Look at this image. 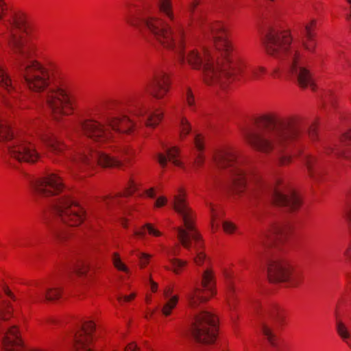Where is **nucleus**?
<instances>
[{"mask_svg": "<svg viewBox=\"0 0 351 351\" xmlns=\"http://www.w3.org/2000/svg\"><path fill=\"white\" fill-rule=\"evenodd\" d=\"M169 87L167 74L163 71H157L147 85V90L154 97L160 99L168 92Z\"/></svg>", "mask_w": 351, "mask_h": 351, "instance_id": "obj_15", "label": "nucleus"}, {"mask_svg": "<svg viewBox=\"0 0 351 351\" xmlns=\"http://www.w3.org/2000/svg\"><path fill=\"white\" fill-rule=\"evenodd\" d=\"M173 255H176V254H177V253H176L175 251H173Z\"/></svg>", "mask_w": 351, "mask_h": 351, "instance_id": "obj_55", "label": "nucleus"}, {"mask_svg": "<svg viewBox=\"0 0 351 351\" xmlns=\"http://www.w3.org/2000/svg\"><path fill=\"white\" fill-rule=\"evenodd\" d=\"M215 283L213 271L206 269L202 274V288H194L186 294L191 334L200 344H211L217 337V318L202 307V304L215 294Z\"/></svg>", "mask_w": 351, "mask_h": 351, "instance_id": "obj_6", "label": "nucleus"}, {"mask_svg": "<svg viewBox=\"0 0 351 351\" xmlns=\"http://www.w3.org/2000/svg\"><path fill=\"white\" fill-rule=\"evenodd\" d=\"M191 131V126L188 120L182 117L180 121V138L183 139Z\"/></svg>", "mask_w": 351, "mask_h": 351, "instance_id": "obj_27", "label": "nucleus"}, {"mask_svg": "<svg viewBox=\"0 0 351 351\" xmlns=\"http://www.w3.org/2000/svg\"><path fill=\"white\" fill-rule=\"evenodd\" d=\"M3 102L6 104V105H10L9 102L7 101V99L5 98V96L3 95Z\"/></svg>", "mask_w": 351, "mask_h": 351, "instance_id": "obj_54", "label": "nucleus"}, {"mask_svg": "<svg viewBox=\"0 0 351 351\" xmlns=\"http://www.w3.org/2000/svg\"><path fill=\"white\" fill-rule=\"evenodd\" d=\"M6 294L13 300H16V297L10 291H7Z\"/></svg>", "mask_w": 351, "mask_h": 351, "instance_id": "obj_52", "label": "nucleus"}, {"mask_svg": "<svg viewBox=\"0 0 351 351\" xmlns=\"http://www.w3.org/2000/svg\"><path fill=\"white\" fill-rule=\"evenodd\" d=\"M266 72L265 67L258 65L250 66L249 76L252 80H258L261 79L262 75Z\"/></svg>", "mask_w": 351, "mask_h": 351, "instance_id": "obj_26", "label": "nucleus"}, {"mask_svg": "<svg viewBox=\"0 0 351 351\" xmlns=\"http://www.w3.org/2000/svg\"><path fill=\"white\" fill-rule=\"evenodd\" d=\"M50 228L54 237L60 240L63 239L67 236V234L62 230H59L55 227H51Z\"/></svg>", "mask_w": 351, "mask_h": 351, "instance_id": "obj_34", "label": "nucleus"}, {"mask_svg": "<svg viewBox=\"0 0 351 351\" xmlns=\"http://www.w3.org/2000/svg\"><path fill=\"white\" fill-rule=\"evenodd\" d=\"M135 297V294L134 293H132L131 295H125L124 297H119L118 298V300L121 302L122 301H124V302H128L131 300H132L133 298H134Z\"/></svg>", "mask_w": 351, "mask_h": 351, "instance_id": "obj_42", "label": "nucleus"}, {"mask_svg": "<svg viewBox=\"0 0 351 351\" xmlns=\"http://www.w3.org/2000/svg\"><path fill=\"white\" fill-rule=\"evenodd\" d=\"M157 8V16H135L128 19V23L143 34L152 36L163 47L177 53L180 62L186 60L193 69H202L204 80L208 84H220L222 86L226 79L242 71V68L237 63H230L234 48L223 24L220 22L204 23V19H201L202 31L212 39L216 50L228 63V68L224 66L221 69L215 64V58L207 49L199 51L190 49L184 51V30L173 12L171 0H158Z\"/></svg>", "mask_w": 351, "mask_h": 351, "instance_id": "obj_1", "label": "nucleus"}, {"mask_svg": "<svg viewBox=\"0 0 351 351\" xmlns=\"http://www.w3.org/2000/svg\"><path fill=\"white\" fill-rule=\"evenodd\" d=\"M130 116L113 114L110 106L101 110L97 119H89L79 121L82 133L95 142L106 143L114 139L118 133H131L136 128L134 119L147 127H155L161 121L162 114L148 112L141 100V93L136 94L131 101Z\"/></svg>", "mask_w": 351, "mask_h": 351, "instance_id": "obj_4", "label": "nucleus"}, {"mask_svg": "<svg viewBox=\"0 0 351 351\" xmlns=\"http://www.w3.org/2000/svg\"><path fill=\"white\" fill-rule=\"evenodd\" d=\"M125 351H139V348L134 343L129 344Z\"/></svg>", "mask_w": 351, "mask_h": 351, "instance_id": "obj_44", "label": "nucleus"}, {"mask_svg": "<svg viewBox=\"0 0 351 351\" xmlns=\"http://www.w3.org/2000/svg\"><path fill=\"white\" fill-rule=\"evenodd\" d=\"M135 297V294L134 293H132L131 295H125L124 297H119L118 298V300L121 302L122 301H124V302H128L131 300H132L133 298H134Z\"/></svg>", "mask_w": 351, "mask_h": 351, "instance_id": "obj_43", "label": "nucleus"}, {"mask_svg": "<svg viewBox=\"0 0 351 351\" xmlns=\"http://www.w3.org/2000/svg\"><path fill=\"white\" fill-rule=\"evenodd\" d=\"M145 229L147 230L149 234L154 236H160L161 234L159 231L155 230L149 223L146 224L145 227H143L141 230L135 231L134 234L138 237H143L145 233Z\"/></svg>", "mask_w": 351, "mask_h": 351, "instance_id": "obj_28", "label": "nucleus"}, {"mask_svg": "<svg viewBox=\"0 0 351 351\" xmlns=\"http://www.w3.org/2000/svg\"><path fill=\"white\" fill-rule=\"evenodd\" d=\"M167 202V199L165 197H158L156 202H155V206L156 207H161L166 204Z\"/></svg>", "mask_w": 351, "mask_h": 351, "instance_id": "obj_38", "label": "nucleus"}, {"mask_svg": "<svg viewBox=\"0 0 351 351\" xmlns=\"http://www.w3.org/2000/svg\"><path fill=\"white\" fill-rule=\"evenodd\" d=\"M95 325L91 321L86 322L78 330L72 335L75 351H93L89 343Z\"/></svg>", "mask_w": 351, "mask_h": 351, "instance_id": "obj_14", "label": "nucleus"}, {"mask_svg": "<svg viewBox=\"0 0 351 351\" xmlns=\"http://www.w3.org/2000/svg\"><path fill=\"white\" fill-rule=\"evenodd\" d=\"M291 41L288 32L271 29L266 35L264 45L269 55L285 61L288 72L301 87L313 86L311 75L299 62L300 53L291 47Z\"/></svg>", "mask_w": 351, "mask_h": 351, "instance_id": "obj_8", "label": "nucleus"}, {"mask_svg": "<svg viewBox=\"0 0 351 351\" xmlns=\"http://www.w3.org/2000/svg\"><path fill=\"white\" fill-rule=\"evenodd\" d=\"M336 330L339 336L351 349V333L347 326L341 320L336 322Z\"/></svg>", "mask_w": 351, "mask_h": 351, "instance_id": "obj_24", "label": "nucleus"}, {"mask_svg": "<svg viewBox=\"0 0 351 351\" xmlns=\"http://www.w3.org/2000/svg\"><path fill=\"white\" fill-rule=\"evenodd\" d=\"M289 232V228L285 225L275 224L265 232L261 237L260 242L263 245L269 246L277 240L282 241Z\"/></svg>", "mask_w": 351, "mask_h": 351, "instance_id": "obj_18", "label": "nucleus"}, {"mask_svg": "<svg viewBox=\"0 0 351 351\" xmlns=\"http://www.w3.org/2000/svg\"><path fill=\"white\" fill-rule=\"evenodd\" d=\"M203 158H202V156L200 154L198 155L197 158L195 161L196 164L197 165H200L203 162Z\"/></svg>", "mask_w": 351, "mask_h": 351, "instance_id": "obj_51", "label": "nucleus"}, {"mask_svg": "<svg viewBox=\"0 0 351 351\" xmlns=\"http://www.w3.org/2000/svg\"><path fill=\"white\" fill-rule=\"evenodd\" d=\"M172 292L173 289L171 288H167L164 291V295L168 300L161 308V312L166 317L171 315L172 309L176 306L178 302L177 295L171 296Z\"/></svg>", "mask_w": 351, "mask_h": 351, "instance_id": "obj_23", "label": "nucleus"}, {"mask_svg": "<svg viewBox=\"0 0 351 351\" xmlns=\"http://www.w3.org/2000/svg\"><path fill=\"white\" fill-rule=\"evenodd\" d=\"M345 217L350 221H351V206H349L345 210Z\"/></svg>", "mask_w": 351, "mask_h": 351, "instance_id": "obj_45", "label": "nucleus"}, {"mask_svg": "<svg viewBox=\"0 0 351 351\" xmlns=\"http://www.w3.org/2000/svg\"><path fill=\"white\" fill-rule=\"evenodd\" d=\"M111 149L112 153L93 152L89 149L86 151L79 150L75 155L70 156V160L77 167H92L98 164L104 167H112L120 166L130 154V151L125 147L113 146Z\"/></svg>", "mask_w": 351, "mask_h": 351, "instance_id": "obj_11", "label": "nucleus"}, {"mask_svg": "<svg viewBox=\"0 0 351 351\" xmlns=\"http://www.w3.org/2000/svg\"><path fill=\"white\" fill-rule=\"evenodd\" d=\"M154 314V311L150 313V317Z\"/></svg>", "mask_w": 351, "mask_h": 351, "instance_id": "obj_56", "label": "nucleus"}, {"mask_svg": "<svg viewBox=\"0 0 351 351\" xmlns=\"http://www.w3.org/2000/svg\"><path fill=\"white\" fill-rule=\"evenodd\" d=\"M0 144L5 152L19 162L34 163L40 158L35 145L27 137L16 133L7 122L1 119Z\"/></svg>", "mask_w": 351, "mask_h": 351, "instance_id": "obj_10", "label": "nucleus"}, {"mask_svg": "<svg viewBox=\"0 0 351 351\" xmlns=\"http://www.w3.org/2000/svg\"><path fill=\"white\" fill-rule=\"evenodd\" d=\"M291 157L288 154L280 155L279 162L281 165H287L291 162Z\"/></svg>", "mask_w": 351, "mask_h": 351, "instance_id": "obj_37", "label": "nucleus"}, {"mask_svg": "<svg viewBox=\"0 0 351 351\" xmlns=\"http://www.w3.org/2000/svg\"><path fill=\"white\" fill-rule=\"evenodd\" d=\"M178 149L176 147L166 148L165 154H158L157 160L162 167H165L167 161L171 162L176 166L180 167L181 162L177 158L178 156Z\"/></svg>", "mask_w": 351, "mask_h": 351, "instance_id": "obj_22", "label": "nucleus"}, {"mask_svg": "<svg viewBox=\"0 0 351 351\" xmlns=\"http://www.w3.org/2000/svg\"><path fill=\"white\" fill-rule=\"evenodd\" d=\"M149 282L151 284V289L153 292H155L157 291L158 289V285L154 282L151 278H149Z\"/></svg>", "mask_w": 351, "mask_h": 351, "instance_id": "obj_47", "label": "nucleus"}, {"mask_svg": "<svg viewBox=\"0 0 351 351\" xmlns=\"http://www.w3.org/2000/svg\"><path fill=\"white\" fill-rule=\"evenodd\" d=\"M186 101L189 106L192 107L194 104V99L191 90H187L186 93Z\"/></svg>", "mask_w": 351, "mask_h": 351, "instance_id": "obj_39", "label": "nucleus"}, {"mask_svg": "<svg viewBox=\"0 0 351 351\" xmlns=\"http://www.w3.org/2000/svg\"><path fill=\"white\" fill-rule=\"evenodd\" d=\"M234 287L232 283H229L227 288L226 298L230 308H233L234 305Z\"/></svg>", "mask_w": 351, "mask_h": 351, "instance_id": "obj_29", "label": "nucleus"}, {"mask_svg": "<svg viewBox=\"0 0 351 351\" xmlns=\"http://www.w3.org/2000/svg\"><path fill=\"white\" fill-rule=\"evenodd\" d=\"M6 27L5 39L13 53L15 67L26 85L34 91L42 93L41 99L55 119L71 114L76 104L75 96L64 84L54 85L46 89L49 79L47 69L32 59L33 47L25 46L22 37L16 32L19 30L27 36L32 34L33 27L26 14L21 11L14 12Z\"/></svg>", "mask_w": 351, "mask_h": 351, "instance_id": "obj_2", "label": "nucleus"}, {"mask_svg": "<svg viewBox=\"0 0 351 351\" xmlns=\"http://www.w3.org/2000/svg\"><path fill=\"white\" fill-rule=\"evenodd\" d=\"M351 143V128L348 132L343 134L339 140H334L324 145V152L326 154H334L338 157H343L346 160H351V152L341 149L340 145L343 143L349 144Z\"/></svg>", "mask_w": 351, "mask_h": 351, "instance_id": "obj_17", "label": "nucleus"}, {"mask_svg": "<svg viewBox=\"0 0 351 351\" xmlns=\"http://www.w3.org/2000/svg\"><path fill=\"white\" fill-rule=\"evenodd\" d=\"M316 23L317 21L315 19H311L309 23L302 25L300 27V44L306 51L311 53H315L317 46L314 31Z\"/></svg>", "mask_w": 351, "mask_h": 351, "instance_id": "obj_16", "label": "nucleus"}, {"mask_svg": "<svg viewBox=\"0 0 351 351\" xmlns=\"http://www.w3.org/2000/svg\"><path fill=\"white\" fill-rule=\"evenodd\" d=\"M256 130L243 133L247 142L257 150L281 154L302 131L300 119L295 115L277 113L263 114L255 119Z\"/></svg>", "mask_w": 351, "mask_h": 351, "instance_id": "obj_5", "label": "nucleus"}, {"mask_svg": "<svg viewBox=\"0 0 351 351\" xmlns=\"http://www.w3.org/2000/svg\"><path fill=\"white\" fill-rule=\"evenodd\" d=\"M113 264L116 268H117L120 271H128V267L125 266L124 263H122L121 261V258H119V255L117 254H114L113 257Z\"/></svg>", "mask_w": 351, "mask_h": 351, "instance_id": "obj_31", "label": "nucleus"}, {"mask_svg": "<svg viewBox=\"0 0 351 351\" xmlns=\"http://www.w3.org/2000/svg\"><path fill=\"white\" fill-rule=\"evenodd\" d=\"M216 168L226 169L232 176L230 189L237 195L247 190L249 194L256 191H265L274 204L293 211L301 205V201L295 191L285 189L277 180L272 186H267L260 173L243 159L239 158L237 152L232 148L226 147L217 151L213 156Z\"/></svg>", "mask_w": 351, "mask_h": 351, "instance_id": "obj_3", "label": "nucleus"}, {"mask_svg": "<svg viewBox=\"0 0 351 351\" xmlns=\"http://www.w3.org/2000/svg\"><path fill=\"white\" fill-rule=\"evenodd\" d=\"M267 272L271 282H287L291 287L299 286L303 278L301 273L293 271L287 262L277 256L268 260Z\"/></svg>", "mask_w": 351, "mask_h": 351, "instance_id": "obj_13", "label": "nucleus"}, {"mask_svg": "<svg viewBox=\"0 0 351 351\" xmlns=\"http://www.w3.org/2000/svg\"><path fill=\"white\" fill-rule=\"evenodd\" d=\"M169 261L172 265V270L176 274H178L180 271V269L187 264L186 261L178 258H171L169 260Z\"/></svg>", "mask_w": 351, "mask_h": 351, "instance_id": "obj_30", "label": "nucleus"}, {"mask_svg": "<svg viewBox=\"0 0 351 351\" xmlns=\"http://www.w3.org/2000/svg\"><path fill=\"white\" fill-rule=\"evenodd\" d=\"M5 9V3L2 1V0H0V20L3 18V13Z\"/></svg>", "mask_w": 351, "mask_h": 351, "instance_id": "obj_46", "label": "nucleus"}, {"mask_svg": "<svg viewBox=\"0 0 351 351\" xmlns=\"http://www.w3.org/2000/svg\"><path fill=\"white\" fill-rule=\"evenodd\" d=\"M198 4V2L197 0H194L193 1L191 2L190 3V5H189V9L191 10H193L195 9V8L196 7V5Z\"/></svg>", "mask_w": 351, "mask_h": 351, "instance_id": "obj_49", "label": "nucleus"}, {"mask_svg": "<svg viewBox=\"0 0 351 351\" xmlns=\"http://www.w3.org/2000/svg\"><path fill=\"white\" fill-rule=\"evenodd\" d=\"M345 255L350 259L351 261V247L347 248L344 252Z\"/></svg>", "mask_w": 351, "mask_h": 351, "instance_id": "obj_50", "label": "nucleus"}, {"mask_svg": "<svg viewBox=\"0 0 351 351\" xmlns=\"http://www.w3.org/2000/svg\"><path fill=\"white\" fill-rule=\"evenodd\" d=\"M103 201L107 206H109L111 204H115L117 200L116 198L112 197H106L104 198Z\"/></svg>", "mask_w": 351, "mask_h": 351, "instance_id": "obj_41", "label": "nucleus"}, {"mask_svg": "<svg viewBox=\"0 0 351 351\" xmlns=\"http://www.w3.org/2000/svg\"><path fill=\"white\" fill-rule=\"evenodd\" d=\"M135 190H136L135 184L134 183L133 181H130V182L129 183V186L126 189L125 195H131L134 192Z\"/></svg>", "mask_w": 351, "mask_h": 351, "instance_id": "obj_40", "label": "nucleus"}, {"mask_svg": "<svg viewBox=\"0 0 351 351\" xmlns=\"http://www.w3.org/2000/svg\"><path fill=\"white\" fill-rule=\"evenodd\" d=\"M61 293V288L59 287H49L43 291L36 292L35 296H32V300L34 302L43 301V300L53 301L60 298Z\"/></svg>", "mask_w": 351, "mask_h": 351, "instance_id": "obj_21", "label": "nucleus"}, {"mask_svg": "<svg viewBox=\"0 0 351 351\" xmlns=\"http://www.w3.org/2000/svg\"><path fill=\"white\" fill-rule=\"evenodd\" d=\"M261 313L263 314V318L261 330L271 347V351H283L274 331L285 322L283 311L278 306L272 304L263 308Z\"/></svg>", "mask_w": 351, "mask_h": 351, "instance_id": "obj_12", "label": "nucleus"}, {"mask_svg": "<svg viewBox=\"0 0 351 351\" xmlns=\"http://www.w3.org/2000/svg\"><path fill=\"white\" fill-rule=\"evenodd\" d=\"M140 259V265L142 268L145 267L149 263L151 255L146 253H138L137 254Z\"/></svg>", "mask_w": 351, "mask_h": 351, "instance_id": "obj_32", "label": "nucleus"}, {"mask_svg": "<svg viewBox=\"0 0 351 351\" xmlns=\"http://www.w3.org/2000/svg\"><path fill=\"white\" fill-rule=\"evenodd\" d=\"M195 147L197 151L202 152L204 149V143L200 134H196L194 138Z\"/></svg>", "mask_w": 351, "mask_h": 351, "instance_id": "obj_33", "label": "nucleus"}, {"mask_svg": "<svg viewBox=\"0 0 351 351\" xmlns=\"http://www.w3.org/2000/svg\"><path fill=\"white\" fill-rule=\"evenodd\" d=\"M308 136L312 141H315L317 136L316 123L312 124L308 129Z\"/></svg>", "mask_w": 351, "mask_h": 351, "instance_id": "obj_36", "label": "nucleus"}, {"mask_svg": "<svg viewBox=\"0 0 351 351\" xmlns=\"http://www.w3.org/2000/svg\"><path fill=\"white\" fill-rule=\"evenodd\" d=\"M223 228L226 233L232 234L235 231L236 226L230 221H224L223 223Z\"/></svg>", "mask_w": 351, "mask_h": 351, "instance_id": "obj_35", "label": "nucleus"}, {"mask_svg": "<svg viewBox=\"0 0 351 351\" xmlns=\"http://www.w3.org/2000/svg\"><path fill=\"white\" fill-rule=\"evenodd\" d=\"M346 1L348 2V3L349 5V8L350 10V13L347 17V19L349 20V19H351V0H346Z\"/></svg>", "mask_w": 351, "mask_h": 351, "instance_id": "obj_53", "label": "nucleus"}, {"mask_svg": "<svg viewBox=\"0 0 351 351\" xmlns=\"http://www.w3.org/2000/svg\"><path fill=\"white\" fill-rule=\"evenodd\" d=\"M88 266L82 260H77L72 264L69 270L75 272L79 275H82L87 271Z\"/></svg>", "mask_w": 351, "mask_h": 351, "instance_id": "obj_25", "label": "nucleus"}, {"mask_svg": "<svg viewBox=\"0 0 351 351\" xmlns=\"http://www.w3.org/2000/svg\"><path fill=\"white\" fill-rule=\"evenodd\" d=\"M172 206L183 223V226L175 228L177 237L182 246L191 251L194 248L196 256L193 258L197 265H202L206 256L199 250L202 245L200 236L195 226V215L189 207L182 190L173 196Z\"/></svg>", "mask_w": 351, "mask_h": 351, "instance_id": "obj_9", "label": "nucleus"}, {"mask_svg": "<svg viewBox=\"0 0 351 351\" xmlns=\"http://www.w3.org/2000/svg\"><path fill=\"white\" fill-rule=\"evenodd\" d=\"M303 160L309 176L317 179L323 172L320 160L307 154H304Z\"/></svg>", "mask_w": 351, "mask_h": 351, "instance_id": "obj_20", "label": "nucleus"}, {"mask_svg": "<svg viewBox=\"0 0 351 351\" xmlns=\"http://www.w3.org/2000/svg\"><path fill=\"white\" fill-rule=\"evenodd\" d=\"M38 135L52 154H60L62 153L66 154L64 152L65 146L53 134L49 132L45 133L39 132Z\"/></svg>", "mask_w": 351, "mask_h": 351, "instance_id": "obj_19", "label": "nucleus"}, {"mask_svg": "<svg viewBox=\"0 0 351 351\" xmlns=\"http://www.w3.org/2000/svg\"><path fill=\"white\" fill-rule=\"evenodd\" d=\"M30 184L38 196H58L52 208L64 223L77 226L85 220V210L65 190L62 179L57 174L50 173L40 178L32 179Z\"/></svg>", "mask_w": 351, "mask_h": 351, "instance_id": "obj_7", "label": "nucleus"}, {"mask_svg": "<svg viewBox=\"0 0 351 351\" xmlns=\"http://www.w3.org/2000/svg\"><path fill=\"white\" fill-rule=\"evenodd\" d=\"M146 193L149 197L153 198L155 197L154 190L153 188L146 191Z\"/></svg>", "mask_w": 351, "mask_h": 351, "instance_id": "obj_48", "label": "nucleus"}]
</instances>
